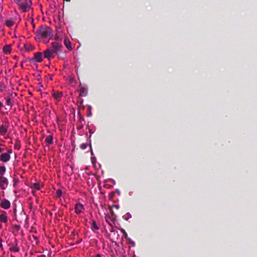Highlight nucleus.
I'll use <instances>...</instances> for the list:
<instances>
[{
    "label": "nucleus",
    "instance_id": "1",
    "mask_svg": "<svg viewBox=\"0 0 257 257\" xmlns=\"http://www.w3.org/2000/svg\"><path fill=\"white\" fill-rule=\"evenodd\" d=\"M62 46L61 43L58 42L52 43L51 47L47 49L44 52V57L49 60L55 57L58 52L61 51Z\"/></svg>",
    "mask_w": 257,
    "mask_h": 257
},
{
    "label": "nucleus",
    "instance_id": "2",
    "mask_svg": "<svg viewBox=\"0 0 257 257\" xmlns=\"http://www.w3.org/2000/svg\"><path fill=\"white\" fill-rule=\"evenodd\" d=\"M37 33L38 36H40L42 38H49L51 39L53 36L52 29L49 27L41 28Z\"/></svg>",
    "mask_w": 257,
    "mask_h": 257
},
{
    "label": "nucleus",
    "instance_id": "3",
    "mask_svg": "<svg viewBox=\"0 0 257 257\" xmlns=\"http://www.w3.org/2000/svg\"><path fill=\"white\" fill-rule=\"evenodd\" d=\"M31 5V0H21L18 3L20 8L25 12L28 11L30 9Z\"/></svg>",
    "mask_w": 257,
    "mask_h": 257
},
{
    "label": "nucleus",
    "instance_id": "4",
    "mask_svg": "<svg viewBox=\"0 0 257 257\" xmlns=\"http://www.w3.org/2000/svg\"><path fill=\"white\" fill-rule=\"evenodd\" d=\"M112 217H109L108 215H106L105 217L106 222L111 226H112V222H113L115 220V215L112 211L111 210Z\"/></svg>",
    "mask_w": 257,
    "mask_h": 257
},
{
    "label": "nucleus",
    "instance_id": "5",
    "mask_svg": "<svg viewBox=\"0 0 257 257\" xmlns=\"http://www.w3.org/2000/svg\"><path fill=\"white\" fill-rule=\"evenodd\" d=\"M8 185V180L4 176H0V187L2 189H5Z\"/></svg>",
    "mask_w": 257,
    "mask_h": 257
},
{
    "label": "nucleus",
    "instance_id": "6",
    "mask_svg": "<svg viewBox=\"0 0 257 257\" xmlns=\"http://www.w3.org/2000/svg\"><path fill=\"white\" fill-rule=\"evenodd\" d=\"M0 206L4 209H8L10 207V202L8 200L3 199L1 202Z\"/></svg>",
    "mask_w": 257,
    "mask_h": 257
},
{
    "label": "nucleus",
    "instance_id": "7",
    "mask_svg": "<svg viewBox=\"0 0 257 257\" xmlns=\"http://www.w3.org/2000/svg\"><path fill=\"white\" fill-rule=\"evenodd\" d=\"M84 209L83 205L80 203H76L75 207V212L80 214Z\"/></svg>",
    "mask_w": 257,
    "mask_h": 257
},
{
    "label": "nucleus",
    "instance_id": "8",
    "mask_svg": "<svg viewBox=\"0 0 257 257\" xmlns=\"http://www.w3.org/2000/svg\"><path fill=\"white\" fill-rule=\"evenodd\" d=\"M1 160L3 162L8 161L10 159V156L8 153H4L1 155Z\"/></svg>",
    "mask_w": 257,
    "mask_h": 257
},
{
    "label": "nucleus",
    "instance_id": "9",
    "mask_svg": "<svg viewBox=\"0 0 257 257\" xmlns=\"http://www.w3.org/2000/svg\"><path fill=\"white\" fill-rule=\"evenodd\" d=\"M43 183L40 184V182H37L33 183V196L36 197V195L34 194V190H39L41 188L43 187Z\"/></svg>",
    "mask_w": 257,
    "mask_h": 257
},
{
    "label": "nucleus",
    "instance_id": "10",
    "mask_svg": "<svg viewBox=\"0 0 257 257\" xmlns=\"http://www.w3.org/2000/svg\"><path fill=\"white\" fill-rule=\"evenodd\" d=\"M33 59H35L37 62H38L42 61L43 58L42 53L40 52L36 53L34 54V57L33 58Z\"/></svg>",
    "mask_w": 257,
    "mask_h": 257
},
{
    "label": "nucleus",
    "instance_id": "11",
    "mask_svg": "<svg viewBox=\"0 0 257 257\" xmlns=\"http://www.w3.org/2000/svg\"><path fill=\"white\" fill-rule=\"evenodd\" d=\"M79 95L80 96H85L87 95V89L84 87H82L79 90Z\"/></svg>",
    "mask_w": 257,
    "mask_h": 257
},
{
    "label": "nucleus",
    "instance_id": "12",
    "mask_svg": "<svg viewBox=\"0 0 257 257\" xmlns=\"http://www.w3.org/2000/svg\"><path fill=\"white\" fill-rule=\"evenodd\" d=\"M53 96L55 99H59L62 97V93L59 92H55L53 93Z\"/></svg>",
    "mask_w": 257,
    "mask_h": 257
},
{
    "label": "nucleus",
    "instance_id": "13",
    "mask_svg": "<svg viewBox=\"0 0 257 257\" xmlns=\"http://www.w3.org/2000/svg\"><path fill=\"white\" fill-rule=\"evenodd\" d=\"M53 137L51 135L47 137L45 139V141L48 145L52 144L53 143Z\"/></svg>",
    "mask_w": 257,
    "mask_h": 257
},
{
    "label": "nucleus",
    "instance_id": "14",
    "mask_svg": "<svg viewBox=\"0 0 257 257\" xmlns=\"http://www.w3.org/2000/svg\"><path fill=\"white\" fill-rule=\"evenodd\" d=\"M3 51L5 54L10 53L11 51V48L10 46H5L3 48Z\"/></svg>",
    "mask_w": 257,
    "mask_h": 257
},
{
    "label": "nucleus",
    "instance_id": "15",
    "mask_svg": "<svg viewBox=\"0 0 257 257\" xmlns=\"http://www.w3.org/2000/svg\"><path fill=\"white\" fill-rule=\"evenodd\" d=\"M24 48L26 52L31 51L32 50V47L30 44H26L24 45Z\"/></svg>",
    "mask_w": 257,
    "mask_h": 257
},
{
    "label": "nucleus",
    "instance_id": "16",
    "mask_svg": "<svg viewBox=\"0 0 257 257\" xmlns=\"http://www.w3.org/2000/svg\"><path fill=\"white\" fill-rule=\"evenodd\" d=\"M7 132V128L4 125H2L0 127V133L2 135H4L6 134Z\"/></svg>",
    "mask_w": 257,
    "mask_h": 257
},
{
    "label": "nucleus",
    "instance_id": "17",
    "mask_svg": "<svg viewBox=\"0 0 257 257\" xmlns=\"http://www.w3.org/2000/svg\"><path fill=\"white\" fill-rule=\"evenodd\" d=\"M0 220L3 222H6L7 221V217L4 214H2L0 215Z\"/></svg>",
    "mask_w": 257,
    "mask_h": 257
},
{
    "label": "nucleus",
    "instance_id": "18",
    "mask_svg": "<svg viewBox=\"0 0 257 257\" xmlns=\"http://www.w3.org/2000/svg\"><path fill=\"white\" fill-rule=\"evenodd\" d=\"M6 24L7 26H8L9 27H11L12 26H13L14 25V23L13 21L7 20L6 22Z\"/></svg>",
    "mask_w": 257,
    "mask_h": 257
},
{
    "label": "nucleus",
    "instance_id": "19",
    "mask_svg": "<svg viewBox=\"0 0 257 257\" xmlns=\"http://www.w3.org/2000/svg\"><path fill=\"white\" fill-rule=\"evenodd\" d=\"M6 171V168L5 166H0V175L1 176L4 175Z\"/></svg>",
    "mask_w": 257,
    "mask_h": 257
},
{
    "label": "nucleus",
    "instance_id": "20",
    "mask_svg": "<svg viewBox=\"0 0 257 257\" xmlns=\"http://www.w3.org/2000/svg\"><path fill=\"white\" fill-rule=\"evenodd\" d=\"M120 231L123 233V237L127 238L128 240L130 239V238H127V234L124 229H123V228L120 229Z\"/></svg>",
    "mask_w": 257,
    "mask_h": 257
},
{
    "label": "nucleus",
    "instance_id": "21",
    "mask_svg": "<svg viewBox=\"0 0 257 257\" xmlns=\"http://www.w3.org/2000/svg\"><path fill=\"white\" fill-rule=\"evenodd\" d=\"M10 250L11 251L18 252L19 250V248L18 246H13L10 248Z\"/></svg>",
    "mask_w": 257,
    "mask_h": 257
},
{
    "label": "nucleus",
    "instance_id": "22",
    "mask_svg": "<svg viewBox=\"0 0 257 257\" xmlns=\"http://www.w3.org/2000/svg\"><path fill=\"white\" fill-rule=\"evenodd\" d=\"M92 229H98V227L96 225V222L94 220H92Z\"/></svg>",
    "mask_w": 257,
    "mask_h": 257
},
{
    "label": "nucleus",
    "instance_id": "23",
    "mask_svg": "<svg viewBox=\"0 0 257 257\" xmlns=\"http://www.w3.org/2000/svg\"><path fill=\"white\" fill-rule=\"evenodd\" d=\"M87 148V144L86 143H83L80 145V148L82 150H85Z\"/></svg>",
    "mask_w": 257,
    "mask_h": 257
},
{
    "label": "nucleus",
    "instance_id": "24",
    "mask_svg": "<svg viewBox=\"0 0 257 257\" xmlns=\"http://www.w3.org/2000/svg\"><path fill=\"white\" fill-rule=\"evenodd\" d=\"M56 195L58 197H60L61 195H62V191L60 189H58L57 191H56Z\"/></svg>",
    "mask_w": 257,
    "mask_h": 257
},
{
    "label": "nucleus",
    "instance_id": "25",
    "mask_svg": "<svg viewBox=\"0 0 257 257\" xmlns=\"http://www.w3.org/2000/svg\"><path fill=\"white\" fill-rule=\"evenodd\" d=\"M64 43H65V45L67 48H68V49L71 48V46H70L71 44L69 41L67 42L66 40H65Z\"/></svg>",
    "mask_w": 257,
    "mask_h": 257
},
{
    "label": "nucleus",
    "instance_id": "26",
    "mask_svg": "<svg viewBox=\"0 0 257 257\" xmlns=\"http://www.w3.org/2000/svg\"><path fill=\"white\" fill-rule=\"evenodd\" d=\"M6 101H7V104L8 105H12V103H11V98L10 97H7L6 98Z\"/></svg>",
    "mask_w": 257,
    "mask_h": 257
},
{
    "label": "nucleus",
    "instance_id": "27",
    "mask_svg": "<svg viewBox=\"0 0 257 257\" xmlns=\"http://www.w3.org/2000/svg\"><path fill=\"white\" fill-rule=\"evenodd\" d=\"M33 239L35 240V244L37 245L39 243V240L38 238L33 235Z\"/></svg>",
    "mask_w": 257,
    "mask_h": 257
},
{
    "label": "nucleus",
    "instance_id": "28",
    "mask_svg": "<svg viewBox=\"0 0 257 257\" xmlns=\"http://www.w3.org/2000/svg\"><path fill=\"white\" fill-rule=\"evenodd\" d=\"M36 74H37V78H36V79L38 80H39V78L38 77V76H39L38 72H36L35 74H33V76H35Z\"/></svg>",
    "mask_w": 257,
    "mask_h": 257
},
{
    "label": "nucleus",
    "instance_id": "29",
    "mask_svg": "<svg viewBox=\"0 0 257 257\" xmlns=\"http://www.w3.org/2000/svg\"><path fill=\"white\" fill-rule=\"evenodd\" d=\"M14 185L15 186L17 184V182H18V180L16 178H14Z\"/></svg>",
    "mask_w": 257,
    "mask_h": 257
},
{
    "label": "nucleus",
    "instance_id": "30",
    "mask_svg": "<svg viewBox=\"0 0 257 257\" xmlns=\"http://www.w3.org/2000/svg\"><path fill=\"white\" fill-rule=\"evenodd\" d=\"M35 256V255H34V254H33V256ZM36 257H45V256L44 255H43V254H41V255H37V256H36Z\"/></svg>",
    "mask_w": 257,
    "mask_h": 257
},
{
    "label": "nucleus",
    "instance_id": "31",
    "mask_svg": "<svg viewBox=\"0 0 257 257\" xmlns=\"http://www.w3.org/2000/svg\"><path fill=\"white\" fill-rule=\"evenodd\" d=\"M95 257H101V255H100L99 254H97L95 255Z\"/></svg>",
    "mask_w": 257,
    "mask_h": 257
},
{
    "label": "nucleus",
    "instance_id": "32",
    "mask_svg": "<svg viewBox=\"0 0 257 257\" xmlns=\"http://www.w3.org/2000/svg\"><path fill=\"white\" fill-rule=\"evenodd\" d=\"M14 59H17V56H15L13 58Z\"/></svg>",
    "mask_w": 257,
    "mask_h": 257
},
{
    "label": "nucleus",
    "instance_id": "33",
    "mask_svg": "<svg viewBox=\"0 0 257 257\" xmlns=\"http://www.w3.org/2000/svg\"><path fill=\"white\" fill-rule=\"evenodd\" d=\"M16 228H17V229H19V228H20V226H17V225H16Z\"/></svg>",
    "mask_w": 257,
    "mask_h": 257
},
{
    "label": "nucleus",
    "instance_id": "34",
    "mask_svg": "<svg viewBox=\"0 0 257 257\" xmlns=\"http://www.w3.org/2000/svg\"><path fill=\"white\" fill-rule=\"evenodd\" d=\"M8 152H9V153H12V150H9L8 151Z\"/></svg>",
    "mask_w": 257,
    "mask_h": 257
},
{
    "label": "nucleus",
    "instance_id": "35",
    "mask_svg": "<svg viewBox=\"0 0 257 257\" xmlns=\"http://www.w3.org/2000/svg\"><path fill=\"white\" fill-rule=\"evenodd\" d=\"M3 106L2 103L0 101V108Z\"/></svg>",
    "mask_w": 257,
    "mask_h": 257
},
{
    "label": "nucleus",
    "instance_id": "36",
    "mask_svg": "<svg viewBox=\"0 0 257 257\" xmlns=\"http://www.w3.org/2000/svg\"><path fill=\"white\" fill-rule=\"evenodd\" d=\"M110 231H111V232L113 231V226L111 227V229L110 230Z\"/></svg>",
    "mask_w": 257,
    "mask_h": 257
},
{
    "label": "nucleus",
    "instance_id": "37",
    "mask_svg": "<svg viewBox=\"0 0 257 257\" xmlns=\"http://www.w3.org/2000/svg\"><path fill=\"white\" fill-rule=\"evenodd\" d=\"M2 247V244L0 242V247Z\"/></svg>",
    "mask_w": 257,
    "mask_h": 257
},
{
    "label": "nucleus",
    "instance_id": "38",
    "mask_svg": "<svg viewBox=\"0 0 257 257\" xmlns=\"http://www.w3.org/2000/svg\"><path fill=\"white\" fill-rule=\"evenodd\" d=\"M114 207H115L116 208H118V207H117V206H116V205H115V206H114Z\"/></svg>",
    "mask_w": 257,
    "mask_h": 257
},
{
    "label": "nucleus",
    "instance_id": "39",
    "mask_svg": "<svg viewBox=\"0 0 257 257\" xmlns=\"http://www.w3.org/2000/svg\"><path fill=\"white\" fill-rule=\"evenodd\" d=\"M2 152V149L0 148V153Z\"/></svg>",
    "mask_w": 257,
    "mask_h": 257
},
{
    "label": "nucleus",
    "instance_id": "40",
    "mask_svg": "<svg viewBox=\"0 0 257 257\" xmlns=\"http://www.w3.org/2000/svg\"><path fill=\"white\" fill-rule=\"evenodd\" d=\"M23 62H22V63H21V66H22V67H23Z\"/></svg>",
    "mask_w": 257,
    "mask_h": 257
},
{
    "label": "nucleus",
    "instance_id": "41",
    "mask_svg": "<svg viewBox=\"0 0 257 257\" xmlns=\"http://www.w3.org/2000/svg\"><path fill=\"white\" fill-rule=\"evenodd\" d=\"M29 93V94H30L31 95H32V93H31V92L30 91Z\"/></svg>",
    "mask_w": 257,
    "mask_h": 257
},
{
    "label": "nucleus",
    "instance_id": "42",
    "mask_svg": "<svg viewBox=\"0 0 257 257\" xmlns=\"http://www.w3.org/2000/svg\"><path fill=\"white\" fill-rule=\"evenodd\" d=\"M133 246L135 245V242H133Z\"/></svg>",
    "mask_w": 257,
    "mask_h": 257
},
{
    "label": "nucleus",
    "instance_id": "43",
    "mask_svg": "<svg viewBox=\"0 0 257 257\" xmlns=\"http://www.w3.org/2000/svg\"><path fill=\"white\" fill-rule=\"evenodd\" d=\"M32 21H33V20L32 19V20H31V23L32 24Z\"/></svg>",
    "mask_w": 257,
    "mask_h": 257
},
{
    "label": "nucleus",
    "instance_id": "44",
    "mask_svg": "<svg viewBox=\"0 0 257 257\" xmlns=\"http://www.w3.org/2000/svg\"><path fill=\"white\" fill-rule=\"evenodd\" d=\"M90 147L91 149V144L90 145Z\"/></svg>",
    "mask_w": 257,
    "mask_h": 257
}]
</instances>
